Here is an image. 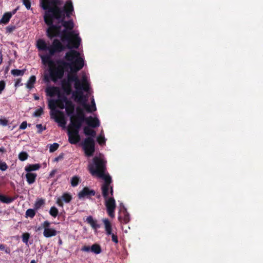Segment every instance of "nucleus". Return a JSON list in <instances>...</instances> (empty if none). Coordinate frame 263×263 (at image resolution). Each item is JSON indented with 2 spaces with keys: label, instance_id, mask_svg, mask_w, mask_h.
<instances>
[{
  "label": "nucleus",
  "instance_id": "338daca9",
  "mask_svg": "<svg viewBox=\"0 0 263 263\" xmlns=\"http://www.w3.org/2000/svg\"><path fill=\"white\" fill-rule=\"evenodd\" d=\"M62 243H63L62 240L60 238L59 239V241H58V243L59 244V245H61L62 244Z\"/></svg>",
  "mask_w": 263,
  "mask_h": 263
},
{
  "label": "nucleus",
  "instance_id": "09e8293b",
  "mask_svg": "<svg viewBox=\"0 0 263 263\" xmlns=\"http://www.w3.org/2000/svg\"><path fill=\"white\" fill-rule=\"evenodd\" d=\"M8 168V166L5 162L0 161V170L2 171H6Z\"/></svg>",
  "mask_w": 263,
  "mask_h": 263
},
{
  "label": "nucleus",
  "instance_id": "58836bf2",
  "mask_svg": "<svg viewBox=\"0 0 263 263\" xmlns=\"http://www.w3.org/2000/svg\"><path fill=\"white\" fill-rule=\"evenodd\" d=\"M18 157L21 161H24L27 159L28 154L26 152H22L18 154Z\"/></svg>",
  "mask_w": 263,
  "mask_h": 263
},
{
  "label": "nucleus",
  "instance_id": "b1692460",
  "mask_svg": "<svg viewBox=\"0 0 263 263\" xmlns=\"http://www.w3.org/2000/svg\"><path fill=\"white\" fill-rule=\"evenodd\" d=\"M103 222L104 224L105 230L106 235H111L112 233V226L110 222L109 221L108 219L106 218L103 219Z\"/></svg>",
  "mask_w": 263,
  "mask_h": 263
},
{
  "label": "nucleus",
  "instance_id": "c03bdc74",
  "mask_svg": "<svg viewBox=\"0 0 263 263\" xmlns=\"http://www.w3.org/2000/svg\"><path fill=\"white\" fill-rule=\"evenodd\" d=\"M0 250H4L7 254H10L11 252V250L9 247H7L6 245L2 243H0Z\"/></svg>",
  "mask_w": 263,
  "mask_h": 263
},
{
  "label": "nucleus",
  "instance_id": "473e14b6",
  "mask_svg": "<svg viewBox=\"0 0 263 263\" xmlns=\"http://www.w3.org/2000/svg\"><path fill=\"white\" fill-rule=\"evenodd\" d=\"M91 251L97 254H100L102 251L101 246L97 243L92 245L91 247Z\"/></svg>",
  "mask_w": 263,
  "mask_h": 263
},
{
  "label": "nucleus",
  "instance_id": "bf43d9fd",
  "mask_svg": "<svg viewBox=\"0 0 263 263\" xmlns=\"http://www.w3.org/2000/svg\"><path fill=\"white\" fill-rule=\"evenodd\" d=\"M21 81H22V79L21 78L17 79L15 83V86L18 87L20 85H22L23 84L21 83Z\"/></svg>",
  "mask_w": 263,
  "mask_h": 263
},
{
  "label": "nucleus",
  "instance_id": "f3484780",
  "mask_svg": "<svg viewBox=\"0 0 263 263\" xmlns=\"http://www.w3.org/2000/svg\"><path fill=\"white\" fill-rule=\"evenodd\" d=\"M118 219L121 223H127L130 220L129 214L124 206L120 210Z\"/></svg>",
  "mask_w": 263,
  "mask_h": 263
},
{
  "label": "nucleus",
  "instance_id": "774afa93",
  "mask_svg": "<svg viewBox=\"0 0 263 263\" xmlns=\"http://www.w3.org/2000/svg\"><path fill=\"white\" fill-rule=\"evenodd\" d=\"M30 263H36L35 260H32L30 261Z\"/></svg>",
  "mask_w": 263,
  "mask_h": 263
},
{
  "label": "nucleus",
  "instance_id": "6ab92c4d",
  "mask_svg": "<svg viewBox=\"0 0 263 263\" xmlns=\"http://www.w3.org/2000/svg\"><path fill=\"white\" fill-rule=\"evenodd\" d=\"M84 122L88 125V127L92 128H96L100 126L99 120L97 118H93L92 116L86 117Z\"/></svg>",
  "mask_w": 263,
  "mask_h": 263
},
{
  "label": "nucleus",
  "instance_id": "f257e3e1",
  "mask_svg": "<svg viewBox=\"0 0 263 263\" xmlns=\"http://www.w3.org/2000/svg\"><path fill=\"white\" fill-rule=\"evenodd\" d=\"M51 4L52 6L44 5L43 8L45 11L44 21L48 26L46 31L47 36L50 39L60 36L63 42L67 43L68 49H78L81 42L78 34H76L74 31H69L66 29L61 31V20L63 19L61 7H60L61 4H56L55 1L51 2Z\"/></svg>",
  "mask_w": 263,
  "mask_h": 263
},
{
  "label": "nucleus",
  "instance_id": "20e7f679",
  "mask_svg": "<svg viewBox=\"0 0 263 263\" xmlns=\"http://www.w3.org/2000/svg\"><path fill=\"white\" fill-rule=\"evenodd\" d=\"M62 14L63 15V19L61 18V23L65 29L69 31H72V30L74 28V23L72 20L69 21H65V17L69 18L72 14V12L74 11L73 5L71 2L67 1L63 7L61 8Z\"/></svg>",
  "mask_w": 263,
  "mask_h": 263
},
{
  "label": "nucleus",
  "instance_id": "c9c22d12",
  "mask_svg": "<svg viewBox=\"0 0 263 263\" xmlns=\"http://www.w3.org/2000/svg\"><path fill=\"white\" fill-rule=\"evenodd\" d=\"M57 105V100H50L49 101L48 106L51 109V111H54L55 109L56 106Z\"/></svg>",
  "mask_w": 263,
  "mask_h": 263
},
{
  "label": "nucleus",
  "instance_id": "9d476101",
  "mask_svg": "<svg viewBox=\"0 0 263 263\" xmlns=\"http://www.w3.org/2000/svg\"><path fill=\"white\" fill-rule=\"evenodd\" d=\"M76 111V114H74L73 116L71 117V121L69 124L82 126L86 117L85 116L83 109L81 107H77Z\"/></svg>",
  "mask_w": 263,
  "mask_h": 263
},
{
  "label": "nucleus",
  "instance_id": "39448f33",
  "mask_svg": "<svg viewBox=\"0 0 263 263\" xmlns=\"http://www.w3.org/2000/svg\"><path fill=\"white\" fill-rule=\"evenodd\" d=\"M67 82H74V86L76 90H83L85 91H88L90 89V85L87 81V78L84 76L82 81H81L76 74H69Z\"/></svg>",
  "mask_w": 263,
  "mask_h": 263
},
{
  "label": "nucleus",
  "instance_id": "49530a36",
  "mask_svg": "<svg viewBox=\"0 0 263 263\" xmlns=\"http://www.w3.org/2000/svg\"><path fill=\"white\" fill-rule=\"evenodd\" d=\"M43 109L42 108H40L37 109H36L34 114H33V116L34 117H40L43 114Z\"/></svg>",
  "mask_w": 263,
  "mask_h": 263
},
{
  "label": "nucleus",
  "instance_id": "1a4fd4ad",
  "mask_svg": "<svg viewBox=\"0 0 263 263\" xmlns=\"http://www.w3.org/2000/svg\"><path fill=\"white\" fill-rule=\"evenodd\" d=\"M104 182L102 184L101 186L102 196L105 199L108 198L109 194L110 193L111 196L113 195V186L110 185L112 182V179L110 176L106 177L105 178H102Z\"/></svg>",
  "mask_w": 263,
  "mask_h": 263
},
{
  "label": "nucleus",
  "instance_id": "a878e982",
  "mask_svg": "<svg viewBox=\"0 0 263 263\" xmlns=\"http://www.w3.org/2000/svg\"><path fill=\"white\" fill-rule=\"evenodd\" d=\"M36 176H37V175L35 173L28 172L26 174V180H27V182L29 184L33 183L35 181Z\"/></svg>",
  "mask_w": 263,
  "mask_h": 263
},
{
  "label": "nucleus",
  "instance_id": "680f3d73",
  "mask_svg": "<svg viewBox=\"0 0 263 263\" xmlns=\"http://www.w3.org/2000/svg\"><path fill=\"white\" fill-rule=\"evenodd\" d=\"M63 158V154L59 155L58 157L55 158L54 161H58L60 159H61Z\"/></svg>",
  "mask_w": 263,
  "mask_h": 263
},
{
  "label": "nucleus",
  "instance_id": "f8f14e48",
  "mask_svg": "<svg viewBox=\"0 0 263 263\" xmlns=\"http://www.w3.org/2000/svg\"><path fill=\"white\" fill-rule=\"evenodd\" d=\"M105 200V205L108 216L111 218H114L115 216V212L116 208L115 199L113 197H110V198H107Z\"/></svg>",
  "mask_w": 263,
  "mask_h": 263
},
{
  "label": "nucleus",
  "instance_id": "4d7b16f0",
  "mask_svg": "<svg viewBox=\"0 0 263 263\" xmlns=\"http://www.w3.org/2000/svg\"><path fill=\"white\" fill-rule=\"evenodd\" d=\"M27 126V123L26 121H23L20 126V129H25Z\"/></svg>",
  "mask_w": 263,
  "mask_h": 263
},
{
  "label": "nucleus",
  "instance_id": "37998d69",
  "mask_svg": "<svg viewBox=\"0 0 263 263\" xmlns=\"http://www.w3.org/2000/svg\"><path fill=\"white\" fill-rule=\"evenodd\" d=\"M59 147V144L57 143H54L52 144H51L49 147V151L51 153L55 152Z\"/></svg>",
  "mask_w": 263,
  "mask_h": 263
},
{
  "label": "nucleus",
  "instance_id": "0eeeda50",
  "mask_svg": "<svg viewBox=\"0 0 263 263\" xmlns=\"http://www.w3.org/2000/svg\"><path fill=\"white\" fill-rule=\"evenodd\" d=\"M82 90H77L72 93V96L74 98V100L81 103L83 107L88 112H91L90 105L87 104V97L83 95Z\"/></svg>",
  "mask_w": 263,
  "mask_h": 263
},
{
  "label": "nucleus",
  "instance_id": "a19ab883",
  "mask_svg": "<svg viewBox=\"0 0 263 263\" xmlns=\"http://www.w3.org/2000/svg\"><path fill=\"white\" fill-rule=\"evenodd\" d=\"M22 237L23 242L27 244L30 237V234L27 232L24 233L23 234Z\"/></svg>",
  "mask_w": 263,
  "mask_h": 263
},
{
  "label": "nucleus",
  "instance_id": "7c9ffc66",
  "mask_svg": "<svg viewBox=\"0 0 263 263\" xmlns=\"http://www.w3.org/2000/svg\"><path fill=\"white\" fill-rule=\"evenodd\" d=\"M11 17V14L9 12H6L0 20V24H7Z\"/></svg>",
  "mask_w": 263,
  "mask_h": 263
},
{
  "label": "nucleus",
  "instance_id": "bb28decb",
  "mask_svg": "<svg viewBox=\"0 0 263 263\" xmlns=\"http://www.w3.org/2000/svg\"><path fill=\"white\" fill-rule=\"evenodd\" d=\"M41 167L40 164H28L25 167V171L30 173L33 171L38 170Z\"/></svg>",
  "mask_w": 263,
  "mask_h": 263
},
{
  "label": "nucleus",
  "instance_id": "a211bd4d",
  "mask_svg": "<svg viewBox=\"0 0 263 263\" xmlns=\"http://www.w3.org/2000/svg\"><path fill=\"white\" fill-rule=\"evenodd\" d=\"M96 192L93 190H90L88 187H85L83 190L78 193V197L79 199L83 198L85 197L89 198L91 196L95 195Z\"/></svg>",
  "mask_w": 263,
  "mask_h": 263
},
{
  "label": "nucleus",
  "instance_id": "de8ad7c7",
  "mask_svg": "<svg viewBox=\"0 0 263 263\" xmlns=\"http://www.w3.org/2000/svg\"><path fill=\"white\" fill-rule=\"evenodd\" d=\"M36 127L37 128V133L38 134H41L43 130L46 129V126L43 127L41 124H36Z\"/></svg>",
  "mask_w": 263,
  "mask_h": 263
},
{
  "label": "nucleus",
  "instance_id": "603ef678",
  "mask_svg": "<svg viewBox=\"0 0 263 263\" xmlns=\"http://www.w3.org/2000/svg\"><path fill=\"white\" fill-rule=\"evenodd\" d=\"M111 236V240L115 243H118L119 242L118 238L116 234L111 233L110 235Z\"/></svg>",
  "mask_w": 263,
  "mask_h": 263
},
{
  "label": "nucleus",
  "instance_id": "f704fd0d",
  "mask_svg": "<svg viewBox=\"0 0 263 263\" xmlns=\"http://www.w3.org/2000/svg\"><path fill=\"white\" fill-rule=\"evenodd\" d=\"M26 71L25 69H22V70H19V69H12L11 71V74L13 76H23L25 72Z\"/></svg>",
  "mask_w": 263,
  "mask_h": 263
},
{
  "label": "nucleus",
  "instance_id": "8fccbe9b",
  "mask_svg": "<svg viewBox=\"0 0 263 263\" xmlns=\"http://www.w3.org/2000/svg\"><path fill=\"white\" fill-rule=\"evenodd\" d=\"M23 4L25 6L26 8L29 10L31 8L30 0H22Z\"/></svg>",
  "mask_w": 263,
  "mask_h": 263
},
{
  "label": "nucleus",
  "instance_id": "864d4df0",
  "mask_svg": "<svg viewBox=\"0 0 263 263\" xmlns=\"http://www.w3.org/2000/svg\"><path fill=\"white\" fill-rule=\"evenodd\" d=\"M5 85L6 84L4 81H0V94L2 93L3 90L5 89Z\"/></svg>",
  "mask_w": 263,
  "mask_h": 263
},
{
  "label": "nucleus",
  "instance_id": "cd10ccee",
  "mask_svg": "<svg viewBox=\"0 0 263 263\" xmlns=\"http://www.w3.org/2000/svg\"><path fill=\"white\" fill-rule=\"evenodd\" d=\"M14 200L15 198L0 194V201L3 203L9 204L12 202Z\"/></svg>",
  "mask_w": 263,
  "mask_h": 263
},
{
  "label": "nucleus",
  "instance_id": "423d86ee",
  "mask_svg": "<svg viewBox=\"0 0 263 263\" xmlns=\"http://www.w3.org/2000/svg\"><path fill=\"white\" fill-rule=\"evenodd\" d=\"M82 126L69 124L67 128L68 141L71 144H76L80 141L79 131Z\"/></svg>",
  "mask_w": 263,
  "mask_h": 263
},
{
  "label": "nucleus",
  "instance_id": "ea45409f",
  "mask_svg": "<svg viewBox=\"0 0 263 263\" xmlns=\"http://www.w3.org/2000/svg\"><path fill=\"white\" fill-rule=\"evenodd\" d=\"M62 96H59V99L57 100V106L61 109L65 108V102L62 101Z\"/></svg>",
  "mask_w": 263,
  "mask_h": 263
},
{
  "label": "nucleus",
  "instance_id": "79ce46f5",
  "mask_svg": "<svg viewBox=\"0 0 263 263\" xmlns=\"http://www.w3.org/2000/svg\"><path fill=\"white\" fill-rule=\"evenodd\" d=\"M97 141L98 142V143L101 145H104L106 142L105 138L104 136H102L101 135H100L98 136L97 138Z\"/></svg>",
  "mask_w": 263,
  "mask_h": 263
},
{
  "label": "nucleus",
  "instance_id": "f03ea898",
  "mask_svg": "<svg viewBox=\"0 0 263 263\" xmlns=\"http://www.w3.org/2000/svg\"><path fill=\"white\" fill-rule=\"evenodd\" d=\"M65 48H67V45L65 46L58 39H54L52 45L49 46V54L41 56L43 64L48 66L50 78L54 82L63 78L64 69L67 67L69 64L61 60L54 61L51 59V56L55 53L63 51Z\"/></svg>",
  "mask_w": 263,
  "mask_h": 263
},
{
  "label": "nucleus",
  "instance_id": "2eb2a0df",
  "mask_svg": "<svg viewBox=\"0 0 263 263\" xmlns=\"http://www.w3.org/2000/svg\"><path fill=\"white\" fill-rule=\"evenodd\" d=\"M50 222L48 220L45 221L42 223V227L44 228V231L43 235L46 238L54 236L57 234L58 232L53 228H50Z\"/></svg>",
  "mask_w": 263,
  "mask_h": 263
},
{
  "label": "nucleus",
  "instance_id": "5fc2aeb1",
  "mask_svg": "<svg viewBox=\"0 0 263 263\" xmlns=\"http://www.w3.org/2000/svg\"><path fill=\"white\" fill-rule=\"evenodd\" d=\"M0 124L3 126H6L8 124V120L6 119H0Z\"/></svg>",
  "mask_w": 263,
  "mask_h": 263
},
{
  "label": "nucleus",
  "instance_id": "4be33fe9",
  "mask_svg": "<svg viewBox=\"0 0 263 263\" xmlns=\"http://www.w3.org/2000/svg\"><path fill=\"white\" fill-rule=\"evenodd\" d=\"M36 47L39 50L46 51L49 50V46H47L45 41L43 39H39L36 42Z\"/></svg>",
  "mask_w": 263,
  "mask_h": 263
},
{
  "label": "nucleus",
  "instance_id": "13d9d810",
  "mask_svg": "<svg viewBox=\"0 0 263 263\" xmlns=\"http://www.w3.org/2000/svg\"><path fill=\"white\" fill-rule=\"evenodd\" d=\"M81 250L84 252H89L91 251V247L88 246H84L82 248Z\"/></svg>",
  "mask_w": 263,
  "mask_h": 263
},
{
  "label": "nucleus",
  "instance_id": "c756f323",
  "mask_svg": "<svg viewBox=\"0 0 263 263\" xmlns=\"http://www.w3.org/2000/svg\"><path fill=\"white\" fill-rule=\"evenodd\" d=\"M46 92L48 96L52 97L59 92V89L57 87L53 86L48 88L46 90Z\"/></svg>",
  "mask_w": 263,
  "mask_h": 263
},
{
  "label": "nucleus",
  "instance_id": "aec40b11",
  "mask_svg": "<svg viewBox=\"0 0 263 263\" xmlns=\"http://www.w3.org/2000/svg\"><path fill=\"white\" fill-rule=\"evenodd\" d=\"M80 55V54L78 51L74 50H70L66 52L65 58L67 61L71 62V63Z\"/></svg>",
  "mask_w": 263,
  "mask_h": 263
},
{
  "label": "nucleus",
  "instance_id": "dca6fc26",
  "mask_svg": "<svg viewBox=\"0 0 263 263\" xmlns=\"http://www.w3.org/2000/svg\"><path fill=\"white\" fill-rule=\"evenodd\" d=\"M72 196L69 193H64L62 195L58 197L56 200V203L60 207L63 208L64 202L69 203L72 200Z\"/></svg>",
  "mask_w": 263,
  "mask_h": 263
},
{
  "label": "nucleus",
  "instance_id": "a18cd8bd",
  "mask_svg": "<svg viewBox=\"0 0 263 263\" xmlns=\"http://www.w3.org/2000/svg\"><path fill=\"white\" fill-rule=\"evenodd\" d=\"M44 203V200L42 199H40L36 201L35 203V208L36 209H38Z\"/></svg>",
  "mask_w": 263,
  "mask_h": 263
},
{
  "label": "nucleus",
  "instance_id": "e433bc0d",
  "mask_svg": "<svg viewBox=\"0 0 263 263\" xmlns=\"http://www.w3.org/2000/svg\"><path fill=\"white\" fill-rule=\"evenodd\" d=\"M49 214L52 217H56L59 214V211L56 207L53 206L50 209Z\"/></svg>",
  "mask_w": 263,
  "mask_h": 263
},
{
  "label": "nucleus",
  "instance_id": "0e129e2a",
  "mask_svg": "<svg viewBox=\"0 0 263 263\" xmlns=\"http://www.w3.org/2000/svg\"><path fill=\"white\" fill-rule=\"evenodd\" d=\"M3 55H2V53L1 51H0V65L2 64V62H3Z\"/></svg>",
  "mask_w": 263,
  "mask_h": 263
},
{
  "label": "nucleus",
  "instance_id": "4468645a",
  "mask_svg": "<svg viewBox=\"0 0 263 263\" xmlns=\"http://www.w3.org/2000/svg\"><path fill=\"white\" fill-rule=\"evenodd\" d=\"M62 101L65 102V110L67 115L70 117V121H71V117L73 116L75 106L72 102L67 99L65 96H62Z\"/></svg>",
  "mask_w": 263,
  "mask_h": 263
},
{
  "label": "nucleus",
  "instance_id": "5701e85b",
  "mask_svg": "<svg viewBox=\"0 0 263 263\" xmlns=\"http://www.w3.org/2000/svg\"><path fill=\"white\" fill-rule=\"evenodd\" d=\"M83 131L84 134L87 136H89L88 137H92V139H94L96 136V132L90 128V127L85 126L83 128Z\"/></svg>",
  "mask_w": 263,
  "mask_h": 263
},
{
  "label": "nucleus",
  "instance_id": "e2e57ef3",
  "mask_svg": "<svg viewBox=\"0 0 263 263\" xmlns=\"http://www.w3.org/2000/svg\"><path fill=\"white\" fill-rule=\"evenodd\" d=\"M18 9V8L17 7L16 9H14L12 12H10L9 13L11 14V16H12L13 15L15 14V13L16 12V11Z\"/></svg>",
  "mask_w": 263,
  "mask_h": 263
},
{
  "label": "nucleus",
  "instance_id": "2f4dec72",
  "mask_svg": "<svg viewBox=\"0 0 263 263\" xmlns=\"http://www.w3.org/2000/svg\"><path fill=\"white\" fill-rule=\"evenodd\" d=\"M35 81L36 77L34 76H31L26 83V87L29 89H31L34 87Z\"/></svg>",
  "mask_w": 263,
  "mask_h": 263
},
{
  "label": "nucleus",
  "instance_id": "3c124183",
  "mask_svg": "<svg viewBox=\"0 0 263 263\" xmlns=\"http://www.w3.org/2000/svg\"><path fill=\"white\" fill-rule=\"evenodd\" d=\"M16 27L13 25H9L6 27L7 32L11 33L15 29Z\"/></svg>",
  "mask_w": 263,
  "mask_h": 263
},
{
  "label": "nucleus",
  "instance_id": "6e6552de",
  "mask_svg": "<svg viewBox=\"0 0 263 263\" xmlns=\"http://www.w3.org/2000/svg\"><path fill=\"white\" fill-rule=\"evenodd\" d=\"M86 156H92L95 151V142L92 137L86 138L82 144Z\"/></svg>",
  "mask_w": 263,
  "mask_h": 263
},
{
  "label": "nucleus",
  "instance_id": "ddd939ff",
  "mask_svg": "<svg viewBox=\"0 0 263 263\" xmlns=\"http://www.w3.org/2000/svg\"><path fill=\"white\" fill-rule=\"evenodd\" d=\"M67 67H69L71 71L77 72L80 70L84 67V61L80 55L76 59L72 62L68 63Z\"/></svg>",
  "mask_w": 263,
  "mask_h": 263
},
{
  "label": "nucleus",
  "instance_id": "69168bd1",
  "mask_svg": "<svg viewBox=\"0 0 263 263\" xmlns=\"http://www.w3.org/2000/svg\"><path fill=\"white\" fill-rule=\"evenodd\" d=\"M6 152V150L4 147H0V152L5 153Z\"/></svg>",
  "mask_w": 263,
  "mask_h": 263
},
{
  "label": "nucleus",
  "instance_id": "72a5a7b5",
  "mask_svg": "<svg viewBox=\"0 0 263 263\" xmlns=\"http://www.w3.org/2000/svg\"><path fill=\"white\" fill-rule=\"evenodd\" d=\"M81 182L80 177L78 176H74L71 178V185L73 187L77 186Z\"/></svg>",
  "mask_w": 263,
  "mask_h": 263
},
{
  "label": "nucleus",
  "instance_id": "412c9836",
  "mask_svg": "<svg viewBox=\"0 0 263 263\" xmlns=\"http://www.w3.org/2000/svg\"><path fill=\"white\" fill-rule=\"evenodd\" d=\"M62 87L67 95H69L71 93V85L69 82H67L65 80H63L62 82Z\"/></svg>",
  "mask_w": 263,
  "mask_h": 263
},
{
  "label": "nucleus",
  "instance_id": "4c0bfd02",
  "mask_svg": "<svg viewBox=\"0 0 263 263\" xmlns=\"http://www.w3.org/2000/svg\"><path fill=\"white\" fill-rule=\"evenodd\" d=\"M35 215V211L34 209H29L26 212V217L33 218Z\"/></svg>",
  "mask_w": 263,
  "mask_h": 263
},
{
  "label": "nucleus",
  "instance_id": "7ed1b4c3",
  "mask_svg": "<svg viewBox=\"0 0 263 263\" xmlns=\"http://www.w3.org/2000/svg\"><path fill=\"white\" fill-rule=\"evenodd\" d=\"M88 170L93 176H97L99 178H104L110 176L106 173V161L103 159L95 156L93 158L92 162L88 165Z\"/></svg>",
  "mask_w": 263,
  "mask_h": 263
},
{
  "label": "nucleus",
  "instance_id": "393cba45",
  "mask_svg": "<svg viewBox=\"0 0 263 263\" xmlns=\"http://www.w3.org/2000/svg\"><path fill=\"white\" fill-rule=\"evenodd\" d=\"M86 221L95 230H97V229H98L100 227V224L97 223V221L96 220H94L93 217L91 216H89L87 217Z\"/></svg>",
  "mask_w": 263,
  "mask_h": 263
},
{
  "label": "nucleus",
  "instance_id": "6e6d98bb",
  "mask_svg": "<svg viewBox=\"0 0 263 263\" xmlns=\"http://www.w3.org/2000/svg\"><path fill=\"white\" fill-rule=\"evenodd\" d=\"M90 109L92 110V112L96 111L97 109L96 106V104H95V100L93 99L91 101V105H90Z\"/></svg>",
  "mask_w": 263,
  "mask_h": 263
},
{
  "label": "nucleus",
  "instance_id": "052dcab7",
  "mask_svg": "<svg viewBox=\"0 0 263 263\" xmlns=\"http://www.w3.org/2000/svg\"><path fill=\"white\" fill-rule=\"evenodd\" d=\"M57 171L56 170H52L50 173V174H49V178H52L54 176V175H55V173H56Z\"/></svg>",
  "mask_w": 263,
  "mask_h": 263
},
{
  "label": "nucleus",
  "instance_id": "c85d7f7f",
  "mask_svg": "<svg viewBox=\"0 0 263 263\" xmlns=\"http://www.w3.org/2000/svg\"><path fill=\"white\" fill-rule=\"evenodd\" d=\"M55 1L56 4H61L62 1L61 0H40V5L43 9L44 5H49L52 6L51 2Z\"/></svg>",
  "mask_w": 263,
  "mask_h": 263
},
{
  "label": "nucleus",
  "instance_id": "9b49d317",
  "mask_svg": "<svg viewBox=\"0 0 263 263\" xmlns=\"http://www.w3.org/2000/svg\"><path fill=\"white\" fill-rule=\"evenodd\" d=\"M50 115L51 118L54 119L55 122L58 123L60 126L62 127H65L66 122L65 119L64 114L62 111L59 110L50 111Z\"/></svg>",
  "mask_w": 263,
  "mask_h": 263
}]
</instances>
